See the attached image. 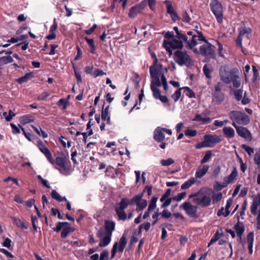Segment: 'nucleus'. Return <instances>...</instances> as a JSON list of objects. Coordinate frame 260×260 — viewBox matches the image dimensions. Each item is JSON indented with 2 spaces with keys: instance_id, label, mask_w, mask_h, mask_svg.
Masks as SVG:
<instances>
[{
  "instance_id": "f257e3e1",
  "label": "nucleus",
  "mask_w": 260,
  "mask_h": 260,
  "mask_svg": "<svg viewBox=\"0 0 260 260\" xmlns=\"http://www.w3.org/2000/svg\"><path fill=\"white\" fill-rule=\"evenodd\" d=\"M213 195V189L209 188H202L198 193L189 196V198H193L196 204L203 207H208L210 205Z\"/></svg>"
},
{
  "instance_id": "f03ea898",
  "label": "nucleus",
  "mask_w": 260,
  "mask_h": 260,
  "mask_svg": "<svg viewBox=\"0 0 260 260\" xmlns=\"http://www.w3.org/2000/svg\"><path fill=\"white\" fill-rule=\"evenodd\" d=\"M150 74L151 78V83L160 86V81L166 78L165 73L167 72V69L163 68L160 64H153L150 67Z\"/></svg>"
},
{
  "instance_id": "7ed1b4c3",
  "label": "nucleus",
  "mask_w": 260,
  "mask_h": 260,
  "mask_svg": "<svg viewBox=\"0 0 260 260\" xmlns=\"http://www.w3.org/2000/svg\"><path fill=\"white\" fill-rule=\"evenodd\" d=\"M180 38L185 41L187 47L196 53L199 52V46L206 41L201 34H198V35H193L191 38L182 35L180 36Z\"/></svg>"
},
{
  "instance_id": "20e7f679",
  "label": "nucleus",
  "mask_w": 260,
  "mask_h": 260,
  "mask_svg": "<svg viewBox=\"0 0 260 260\" xmlns=\"http://www.w3.org/2000/svg\"><path fill=\"white\" fill-rule=\"evenodd\" d=\"M174 60L180 66H189L192 64V60L190 56L185 50H177L174 55Z\"/></svg>"
},
{
  "instance_id": "39448f33",
  "label": "nucleus",
  "mask_w": 260,
  "mask_h": 260,
  "mask_svg": "<svg viewBox=\"0 0 260 260\" xmlns=\"http://www.w3.org/2000/svg\"><path fill=\"white\" fill-rule=\"evenodd\" d=\"M238 73V70L237 69L230 70L226 67H222L219 71L220 79L224 83L229 84Z\"/></svg>"
},
{
  "instance_id": "423d86ee",
  "label": "nucleus",
  "mask_w": 260,
  "mask_h": 260,
  "mask_svg": "<svg viewBox=\"0 0 260 260\" xmlns=\"http://www.w3.org/2000/svg\"><path fill=\"white\" fill-rule=\"evenodd\" d=\"M221 141L220 137L215 135H205L204 141L196 146L197 149H201L206 147H212L215 144Z\"/></svg>"
},
{
  "instance_id": "0eeeda50",
  "label": "nucleus",
  "mask_w": 260,
  "mask_h": 260,
  "mask_svg": "<svg viewBox=\"0 0 260 260\" xmlns=\"http://www.w3.org/2000/svg\"><path fill=\"white\" fill-rule=\"evenodd\" d=\"M210 6L211 11L214 14L217 22L221 23L223 20V8L222 5L217 0H212Z\"/></svg>"
},
{
  "instance_id": "6e6552de",
  "label": "nucleus",
  "mask_w": 260,
  "mask_h": 260,
  "mask_svg": "<svg viewBox=\"0 0 260 260\" xmlns=\"http://www.w3.org/2000/svg\"><path fill=\"white\" fill-rule=\"evenodd\" d=\"M163 46L169 53L170 55H171L172 53L173 49L181 48L183 47V44L181 41L176 38H173L170 41L165 40L164 41Z\"/></svg>"
},
{
  "instance_id": "1a4fd4ad",
  "label": "nucleus",
  "mask_w": 260,
  "mask_h": 260,
  "mask_svg": "<svg viewBox=\"0 0 260 260\" xmlns=\"http://www.w3.org/2000/svg\"><path fill=\"white\" fill-rule=\"evenodd\" d=\"M199 52L206 56L213 57L215 55L214 46L208 43L206 41L199 46Z\"/></svg>"
},
{
  "instance_id": "9d476101",
  "label": "nucleus",
  "mask_w": 260,
  "mask_h": 260,
  "mask_svg": "<svg viewBox=\"0 0 260 260\" xmlns=\"http://www.w3.org/2000/svg\"><path fill=\"white\" fill-rule=\"evenodd\" d=\"M250 211L252 215L260 217V192L253 197L250 206Z\"/></svg>"
},
{
  "instance_id": "9b49d317",
  "label": "nucleus",
  "mask_w": 260,
  "mask_h": 260,
  "mask_svg": "<svg viewBox=\"0 0 260 260\" xmlns=\"http://www.w3.org/2000/svg\"><path fill=\"white\" fill-rule=\"evenodd\" d=\"M231 119L233 121L232 125L238 126L236 124L246 125L250 122V119L247 115H232Z\"/></svg>"
},
{
  "instance_id": "f8f14e48",
  "label": "nucleus",
  "mask_w": 260,
  "mask_h": 260,
  "mask_svg": "<svg viewBox=\"0 0 260 260\" xmlns=\"http://www.w3.org/2000/svg\"><path fill=\"white\" fill-rule=\"evenodd\" d=\"M126 243L125 237L123 235L120 239L119 243H115L113 245L112 249L111 258H113L115 256L117 251L120 252H123L126 245Z\"/></svg>"
},
{
  "instance_id": "ddd939ff",
  "label": "nucleus",
  "mask_w": 260,
  "mask_h": 260,
  "mask_svg": "<svg viewBox=\"0 0 260 260\" xmlns=\"http://www.w3.org/2000/svg\"><path fill=\"white\" fill-rule=\"evenodd\" d=\"M164 133L171 135L172 131L170 129L157 127L154 132V139L158 142H162L165 139Z\"/></svg>"
},
{
  "instance_id": "4468645a",
  "label": "nucleus",
  "mask_w": 260,
  "mask_h": 260,
  "mask_svg": "<svg viewBox=\"0 0 260 260\" xmlns=\"http://www.w3.org/2000/svg\"><path fill=\"white\" fill-rule=\"evenodd\" d=\"M180 207L183 209L185 213L191 217H194L196 216L198 207L197 206L193 205L189 202H185L183 203Z\"/></svg>"
},
{
  "instance_id": "2eb2a0df",
  "label": "nucleus",
  "mask_w": 260,
  "mask_h": 260,
  "mask_svg": "<svg viewBox=\"0 0 260 260\" xmlns=\"http://www.w3.org/2000/svg\"><path fill=\"white\" fill-rule=\"evenodd\" d=\"M98 236L100 239L99 244L100 247H106L111 242L112 235L110 234L106 233L103 230H100L99 231Z\"/></svg>"
},
{
  "instance_id": "dca6fc26",
  "label": "nucleus",
  "mask_w": 260,
  "mask_h": 260,
  "mask_svg": "<svg viewBox=\"0 0 260 260\" xmlns=\"http://www.w3.org/2000/svg\"><path fill=\"white\" fill-rule=\"evenodd\" d=\"M156 84L151 83V89L153 92V95L156 99L159 100L162 103L168 102V99L166 96L161 95L160 92L156 87Z\"/></svg>"
},
{
  "instance_id": "f3484780",
  "label": "nucleus",
  "mask_w": 260,
  "mask_h": 260,
  "mask_svg": "<svg viewBox=\"0 0 260 260\" xmlns=\"http://www.w3.org/2000/svg\"><path fill=\"white\" fill-rule=\"evenodd\" d=\"M235 127L239 136L244 138L247 141H250L252 140L251 134L246 128L239 126Z\"/></svg>"
},
{
  "instance_id": "a211bd4d",
  "label": "nucleus",
  "mask_w": 260,
  "mask_h": 260,
  "mask_svg": "<svg viewBox=\"0 0 260 260\" xmlns=\"http://www.w3.org/2000/svg\"><path fill=\"white\" fill-rule=\"evenodd\" d=\"M39 150L46 156L48 161L52 164H54V159L52 158L49 150L43 144L42 142H38Z\"/></svg>"
},
{
  "instance_id": "6ab92c4d",
  "label": "nucleus",
  "mask_w": 260,
  "mask_h": 260,
  "mask_svg": "<svg viewBox=\"0 0 260 260\" xmlns=\"http://www.w3.org/2000/svg\"><path fill=\"white\" fill-rule=\"evenodd\" d=\"M145 6V4L141 3L133 7L129 10L128 16L131 18L135 17L144 9Z\"/></svg>"
},
{
  "instance_id": "aec40b11",
  "label": "nucleus",
  "mask_w": 260,
  "mask_h": 260,
  "mask_svg": "<svg viewBox=\"0 0 260 260\" xmlns=\"http://www.w3.org/2000/svg\"><path fill=\"white\" fill-rule=\"evenodd\" d=\"M215 91L213 94V99L218 102H221L224 100V95L221 91V88L219 85L215 86Z\"/></svg>"
},
{
  "instance_id": "412c9836",
  "label": "nucleus",
  "mask_w": 260,
  "mask_h": 260,
  "mask_svg": "<svg viewBox=\"0 0 260 260\" xmlns=\"http://www.w3.org/2000/svg\"><path fill=\"white\" fill-rule=\"evenodd\" d=\"M209 168V166L206 165L199 167L195 174L196 178L200 179L202 178L207 173Z\"/></svg>"
},
{
  "instance_id": "4be33fe9",
  "label": "nucleus",
  "mask_w": 260,
  "mask_h": 260,
  "mask_svg": "<svg viewBox=\"0 0 260 260\" xmlns=\"http://www.w3.org/2000/svg\"><path fill=\"white\" fill-rule=\"evenodd\" d=\"M115 223L112 221L107 220L105 221V228L102 229L106 233L110 234L111 235L115 230Z\"/></svg>"
},
{
  "instance_id": "5701e85b",
  "label": "nucleus",
  "mask_w": 260,
  "mask_h": 260,
  "mask_svg": "<svg viewBox=\"0 0 260 260\" xmlns=\"http://www.w3.org/2000/svg\"><path fill=\"white\" fill-rule=\"evenodd\" d=\"M238 175V172L235 167L233 168L231 174L227 177L224 178V181L227 185L233 183L236 179Z\"/></svg>"
},
{
  "instance_id": "b1692460",
  "label": "nucleus",
  "mask_w": 260,
  "mask_h": 260,
  "mask_svg": "<svg viewBox=\"0 0 260 260\" xmlns=\"http://www.w3.org/2000/svg\"><path fill=\"white\" fill-rule=\"evenodd\" d=\"M223 133L228 139H232L235 135V130L230 126H225L223 128Z\"/></svg>"
},
{
  "instance_id": "393cba45",
  "label": "nucleus",
  "mask_w": 260,
  "mask_h": 260,
  "mask_svg": "<svg viewBox=\"0 0 260 260\" xmlns=\"http://www.w3.org/2000/svg\"><path fill=\"white\" fill-rule=\"evenodd\" d=\"M234 229L237 233V235L241 238L245 230L243 223L238 221L235 225Z\"/></svg>"
},
{
  "instance_id": "a878e982",
  "label": "nucleus",
  "mask_w": 260,
  "mask_h": 260,
  "mask_svg": "<svg viewBox=\"0 0 260 260\" xmlns=\"http://www.w3.org/2000/svg\"><path fill=\"white\" fill-rule=\"evenodd\" d=\"M98 117H95L98 123H100L101 121V122H103V123L107 124H111L109 115H101V119H100V115H98Z\"/></svg>"
},
{
  "instance_id": "bb28decb",
  "label": "nucleus",
  "mask_w": 260,
  "mask_h": 260,
  "mask_svg": "<svg viewBox=\"0 0 260 260\" xmlns=\"http://www.w3.org/2000/svg\"><path fill=\"white\" fill-rule=\"evenodd\" d=\"M33 76V74L32 73H27L25 74L24 76L17 79L16 80V82L21 84L26 82L29 79L32 78Z\"/></svg>"
},
{
  "instance_id": "cd10ccee",
  "label": "nucleus",
  "mask_w": 260,
  "mask_h": 260,
  "mask_svg": "<svg viewBox=\"0 0 260 260\" xmlns=\"http://www.w3.org/2000/svg\"><path fill=\"white\" fill-rule=\"evenodd\" d=\"M34 118L29 115H25L20 118V122L21 124L24 125L31 121H33Z\"/></svg>"
},
{
  "instance_id": "c85d7f7f",
  "label": "nucleus",
  "mask_w": 260,
  "mask_h": 260,
  "mask_svg": "<svg viewBox=\"0 0 260 260\" xmlns=\"http://www.w3.org/2000/svg\"><path fill=\"white\" fill-rule=\"evenodd\" d=\"M194 120L201 121L204 124L208 123L211 121V119L207 117L206 115H197Z\"/></svg>"
},
{
  "instance_id": "c756f323",
  "label": "nucleus",
  "mask_w": 260,
  "mask_h": 260,
  "mask_svg": "<svg viewBox=\"0 0 260 260\" xmlns=\"http://www.w3.org/2000/svg\"><path fill=\"white\" fill-rule=\"evenodd\" d=\"M129 204V200L127 198H123L121 202L117 205L116 209L124 210Z\"/></svg>"
},
{
  "instance_id": "7c9ffc66",
  "label": "nucleus",
  "mask_w": 260,
  "mask_h": 260,
  "mask_svg": "<svg viewBox=\"0 0 260 260\" xmlns=\"http://www.w3.org/2000/svg\"><path fill=\"white\" fill-rule=\"evenodd\" d=\"M13 59L11 56H4L0 57V67L12 62Z\"/></svg>"
},
{
  "instance_id": "2f4dec72",
  "label": "nucleus",
  "mask_w": 260,
  "mask_h": 260,
  "mask_svg": "<svg viewBox=\"0 0 260 260\" xmlns=\"http://www.w3.org/2000/svg\"><path fill=\"white\" fill-rule=\"evenodd\" d=\"M51 197L53 199L60 202L63 201H67L65 197H61L55 190H52L51 191Z\"/></svg>"
},
{
  "instance_id": "473e14b6",
  "label": "nucleus",
  "mask_w": 260,
  "mask_h": 260,
  "mask_svg": "<svg viewBox=\"0 0 260 260\" xmlns=\"http://www.w3.org/2000/svg\"><path fill=\"white\" fill-rule=\"evenodd\" d=\"M196 182V179L193 177L190 178L189 179L185 181L182 185H181L182 189H186L189 188L193 184H194Z\"/></svg>"
},
{
  "instance_id": "72a5a7b5",
  "label": "nucleus",
  "mask_w": 260,
  "mask_h": 260,
  "mask_svg": "<svg viewBox=\"0 0 260 260\" xmlns=\"http://www.w3.org/2000/svg\"><path fill=\"white\" fill-rule=\"evenodd\" d=\"M222 194L221 192L215 193L213 190V195L212 196V200L213 204H215L220 201L222 199Z\"/></svg>"
},
{
  "instance_id": "f704fd0d",
  "label": "nucleus",
  "mask_w": 260,
  "mask_h": 260,
  "mask_svg": "<svg viewBox=\"0 0 260 260\" xmlns=\"http://www.w3.org/2000/svg\"><path fill=\"white\" fill-rule=\"evenodd\" d=\"M13 221L14 222V223L18 226L24 229H26L27 228V226L25 224V223L23 222L22 220H21L19 218H17L16 217H13L12 218Z\"/></svg>"
},
{
  "instance_id": "c9c22d12",
  "label": "nucleus",
  "mask_w": 260,
  "mask_h": 260,
  "mask_svg": "<svg viewBox=\"0 0 260 260\" xmlns=\"http://www.w3.org/2000/svg\"><path fill=\"white\" fill-rule=\"evenodd\" d=\"M227 185H228L224 181L222 183H219V182H216L213 185V187L215 190L219 191L227 186Z\"/></svg>"
},
{
  "instance_id": "e433bc0d",
  "label": "nucleus",
  "mask_w": 260,
  "mask_h": 260,
  "mask_svg": "<svg viewBox=\"0 0 260 260\" xmlns=\"http://www.w3.org/2000/svg\"><path fill=\"white\" fill-rule=\"evenodd\" d=\"M156 202L157 198L152 197L148 206V210L149 211H152L155 209L156 207Z\"/></svg>"
},
{
  "instance_id": "4c0bfd02",
  "label": "nucleus",
  "mask_w": 260,
  "mask_h": 260,
  "mask_svg": "<svg viewBox=\"0 0 260 260\" xmlns=\"http://www.w3.org/2000/svg\"><path fill=\"white\" fill-rule=\"evenodd\" d=\"M69 102L68 101V99H61L58 101L57 105L60 108L64 109L67 108L69 105Z\"/></svg>"
},
{
  "instance_id": "58836bf2",
  "label": "nucleus",
  "mask_w": 260,
  "mask_h": 260,
  "mask_svg": "<svg viewBox=\"0 0 260 260\" xmlns=\"http://www.w3.org/2000/svg\"><path fill=\"white\" fill-rule=\"evenodd\" d=\"M73 231L71 227L68 225H66L63 229L61 233V236L62 238H66L69 233H71Z\"/></svg>"
},
{
  "instance_id": "ea45409f",
  "label": "nucleus",
  "mask_w": 260,
  "mask_h": 260,
  "mask_svg": "<svg viewBox=\"0 0 260 260\" xmlns=\"http://www.w3.org/2000/svg\"><path fill=\"white\" fill-rule=\"evenodd\" d=\"M136 204L137 206V210L141 211L146 208V207L147 206V203L146 200H142L141 201H140Z\"/></svg>"
},
{
  "instance_id": "a19ab883",
  "label": "nucleus",
  "mask_w": 260,
  "mask_h": 260,
  "mask_svg": "<svg viewBox=\"0 0 260 260\" xmlns=\"http://www.w3.org/2000/svg\"><path fill=\"white\" fill-rule=\"evenodd\" d=\"M69 224L67 222H58L56 226L53 229L54 231L56 232H59L61 229L63 230L66 225H68Z\"/></svg>"
},
{
  "instance_id": "79ce46f5",
  "label": "nucleus",
  "mask_w": 260,
  "mask_h": 260,
  "mask_svg": "<svg viewBox=\"0 0 260 260\" xmlns=\"http://www.w3.org/2000/svg\"><path fill=\"white\" fill-rule=\"evenodd\" d=\"M174 160L172 158H169L166 159H161L160 160V164L162 166H169L174 163Z\"/></svg>"
},
{
  "instance_id": "37998d69",
  "label": "nucleus",
  "mask_w": 260,
  "mask_h": 260,
  "mask_svg": "<svg viewBox=\"0 0 260 260\" xmlns=\"http://www.w3.org/2000/svg\"><path fill=\"white\" fill-rule=\"evenodd\" d=\"M32 128L40 136L42 137L43 138H46L48 137L47 134L41 128H37L34 126H32Z\"/></svg>"
},
{
  "instance_id": "c03bdc74",
  "label": "nucleus",
  "mask_w": 260,
  "mask_h": 260,
  "mask_svg": "<svg viewBox=\"0 0 260 260\" xmlns=\"http://www.w3.org/2000/svg\"><path fill=\"white\" fill-rule=\"evenodd\" d=\"M231 82H233L234 87L239 88L240 86L241 82L238 76V73L237 74L236 76L232 79Z\"/></svg>"
},
{
  "instance_id": "a18cd8bd",
  "label": "nucleus",
  "mask_w": 260,
  "mask_h": 260,
  "mask_svg": "<svg viewBox=\"0 0 260 260\" xmlns=\"http://www.w3.org/2000/svg\"><path fill=\"white\" fill-rule=\"evenodd\" d=\"M56 162L57 165L63 169H66L64 159L62 157L58 156L56 158Z\"/></svg>"
},
{
  "instance_id": "49530a36",
  "label": "nucleus",
  "mask_w": 260,
  "mask_h": 260,
  "mask_svg": "<svg viewBox=\"0 0 260 260\" xmlns=\"http://www.w3.org/2000/svg\"><path fill=\"white\" fill-rule=\"evenodd\" d=\"M116 211L119 219L125 220L126 218V215L124 210L116 209Z\"/></svg>"
},
{
  "instance_id": "de8ad7c7",
  "label": "nucleus",
  "mask_w": 260,
  "mask_h": 260,
  "mask_svg": "<svg viewBox=\"0 0 260 260\" xmlns=\"http://www.w3.org/2000/svg\"><path fill=\"white\" fill-rule=\"evenodd\" d=\"M182 88L178 89L174 94H173L171 96L172 99L175 102H176L178 101L181 96V90Z\"/></svg>"
},
{
  "instance_id": "09e8293b",
  "label": "nucleus",
  "mask_w": 260,
  "mask_h": 260,
  "mask_svg": "<svg viewBox=\"0 0 260 260\" xmlns=\"http://www.w3.org/2000/svg\"><path fill=\"white\" fill-rule=\"evenodd\" d=\"M254 241V234L252 232L249 233L247 237L248 246H253Z\"/></svg>"
},
{
  "instance_id": "8fccbe9b",
  "label": "nucleus",
  "mask_w": 260,
  "mask_h": 260,
  "mask_svg": "<svg viewBox=\"0 0 260 260\" xmlns=\"http://www.w3.org/2000/svg\"><path fill=\"white\" fill-rule=\"evenodd\" d=\"M165 4H166V8H167V11L168 14L172 13L173 12H175L174 11L172 3L171 2L166 1L165 2Z\"/></svg>"
},
{
  "instance_id": "3c124183",
  "label": "nucleus",
  "mask_w": 260,
  "mask_h": 260,
  "mask_svg": "<svg viewBox=\"0 0 260 260\" xmlns=\"http://www.w3.org/2000/svg\"><path fill=\"white\" fill-rule=\"evenodd\" d=\"M241 147L249 155H251L254 153V149L245 144L242 145Z\"/></svg>"
},
{
  "instance_id": "603ef678",
  "label": "nucleus",
  "mask_w": 260,
  "mask_h": 260,
  "mask_svg": "<svg viewBox=\"0 0 260 260\" xmlns=\"http://www.w3.org/2000/svg\"><path fill=\"white\" fill-rule=\"evenodd\" d=\"M151 224L149 222L141 224L139 227V233L142 232V229H144L146 231H148L150 228Z\"/></svg>"
},
{
  "instance_id": "864d4df0",
  "label": "nucleus",
  "mask_w": 260,
  "mask_h": 260,
  "mask_svg": "<svg viewBox=\"0 0 260 260\" xmlns=\"http://www.w3.org/2000/svg\"><path fill=\"white\" fill-rule=\"evenodd\" d=\"M233 203V200L232 199H229L226 201V204L225 208V210H226L225 216H228L230 214L229 209L231 207Z\"/></svg>"
},
{
  "instance_id": "5fc2aeb1",
  "label": "nucleus",
  "mask_w": 260,
  "mask_h": 260,
  "mask_svg": "<svg viewBox=\"0 0 260 260\" xmlns=\"http://www.w3.org/2000/svg\"><path fill=\"white\" fill-rule=\"evenodd\" d=\"M185 196H186L185 192H181V193H179L177 195L174 196V197H173L172 199H173V200L179 202V201H181L183 199H184Z\"/></svg>"
},
{
  "instance_id": "6e6d98bb",
  "label": "nucleus",
  "mask_w": 260,
  "mask_h": 260,
  "mask_svg": "<svg viewBox=\"0 0 260 260\" xmlns=\"http://www.w3.org/2000/svg\"><path fill=\"white\" fill-rule=\"evenodd\" d=\"M211 156V151H207L205 155H204V157L201 160V163L202 164H204L206 163V162H207L209 160V159L210 158Z\"/></svg>"
},
{
  "instance_id": "4d7b16f0",
  "label": "nucleus",
  "mask_w": 260,
  "mask_h": 260,
  "mask_svg": "<svg viewBox=\"0 0 260 260\" xmlns=\"http://www.w3.org/2000/svg\"><path fill=\"white\" fill-rule=\"evenodd\" d=\"M104 75H106V73H104L103 71L98 69H94V72L92 74V76H93L94 78H96L98 76H103Z\"/></svg>"
},
{
  "instance_id": "13d9d810",
  "label": "nucleus",
  "mask_w": 260,
  "mask_h": 260,
  "mask_svg": "<svg viewBox=\"0 0 260 260\" xmlns=\"http://www.w3.org/2000/svg\"><path fill=\"white\" fill-rule=\"evenodd\" d=\"M85 39L86 40L87 43L89 44V45L91 48V52L92 53H94V51L95 50V45H94V42L93 39H89L87 38H85Z\"/></svg>"
},
{
  "instance_id": "bf43d9fd",
  "label": "nucleus",
  "mask_w": 260,
  "mask_h": 260,
  "mask_svg": "<svg viewBox=\"0 0 260 260\" xmlns=\"http://www.w3.org/2000/svg\"><path fill=\"white\" fill-rule=\"evenodd\" d=\"M235 98L238 100L240 101L242 99L243 90L241 89H238L235 91Z\"/></svg>"
},
{
  "instance_id": "052dcab7",
  "label": "nucleus",
  "mask_w": 260,
  "mask_h": 260,
  "mask_svg": "<svg viewBox=\"0 0 260 260\" xmlns=\"http://www.w3.org/2000/svg\"><path fill=\"white\" fill-rule=\"evenodd\" d=\"M203 71H204V73L205 76L207 77V78H211L210 73L211 72V70L207 65H205L204 67Z\"/></svg>"
},
{
  "instance_id": "680f3d73",
  "label": "nucleus",
  "mask_w": 260,
  "mask_h": 260,
  "mask_svg": "<svg viewBox=\"0 0 260 260\" xmlns=\"http://www.w3.org/2000/svg\"><path fill=\"white\" fill-rule=\"evenodd\" d=\"M185 90V94L186 96L190 98H194L195 94L194 92L188 87H184Z\"/></svg>"
},
{
  "instance_id": "e2e57ef3",
  "label": "nucleus",
  "mask_w": 260,
  "mask_h": 260,
  "mask_svg": "<svg viewBox=\"0 0 260 260\" xmlns=\"http://www.w3.org/2000/svg\"><path fill=\"white\" fill-rule=\"evenodd\" d=\"M197 135V131L193 129H187L185 132V135L189 137H194Z\"/></svg>"
},
{
  "instance_id": "0e129e2a",
  "label": "nucleus",
  "mask_w": 260,
  "mask_h": 260,
  "mask_svg": "<svg viewBox=\"0 0 260 260\" xmlns=\"http://www.w3.org/2000/svg\"><path fill=\"white\" fill-rule=\"evenodd\" d=\"M254 160L255 163L258 166V167L260 168V147L259 149L258 150V152H257L255 155Z\"/></svg>"
},
{
  "instance_id": "69168bd1",
  "label": "nucleus",
  "mask_w": 260,
  "mask_h": 260,
  "mask_svg": "<svg viewBox=\"0 0 260 260\" xmlns=\"http://www.w3.org/2000/svg\"><path fill=\"white\" fill-rule=\"evenodd\" d=\"M252 72L253 74V82H255L259 76V72L258 70L254 66H252Z\"/></svg>"
},
{
  "instance_id": "338daca9",
  "label": "nucleus",
  "mask_w": 260,
  "mask_h": 260,
  "mask_svg": "<svg viewBox=\"0 0 260 260\" xmlns=\"http://www.w3.org/2000/svg\"><path fill=\"white\" fill-rule=\"evenodd\" d=\"M11 242L12 241L11 239L8 238H7L4 240V242L2 243V245L4 247L10 248L11 246Z\"/></svg>"
},
{
  "instance_id": "774afa93",
  "label": "nucleus",
  "mask_w": 260,
  "mask_h": 260,
  "mask_svg": "<svg viewBox=\"0 0 260 260\" xmlns=\"http://www.w3.org/2000/svg\"><path fill=\"white\" fill-rule=\"evenodd\" d=\"M109 252L108 251L104 250L101 253L100 260H108Z\"/></svg>"
}]
</instances>
